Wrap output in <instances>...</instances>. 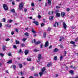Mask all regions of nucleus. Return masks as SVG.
I'll list each match as a JSON object with an SVG mask.
<instances>
[{"mask_svg":"<svg viewBox=\"0 0 78 78\" xmlns=\"http://www.w3.org/2000/svg\"><path fill=\"white\" fill-rule=\"evenodd\" d=\"M3 8L5 11H7V10H8V7L7 5L5 4L3 5Z\"/></svg>","mask_w":78,"mask_h":78,"instance_id":"obj_1","label":"nucleus"},{"mask_svg":"<svg viewBox=\"0 0 78 78\" xmlns=\"http://www.w3.org/2000/svg\"><path fill=\"white\" fill-rule=\"evenodd\" d=\"M23 7V4L22 3H21L19 5V8L20 9H22Z\"/></svg>","mask_w":78,"mask_h":78,"instance_id":"obj_2","label":"nucleus"},{"mask_svg":"<svg viewBox=\"0 0 78 78\" xmlns=\"http://www.w3.org/2000/svg\"><path fill=\"white\" fill-rule=\"evenodd\" d=\"M63 27L64 29H65V30H66V29L67 28V25H66V23H65V22L63 23Z\"/></svg>","mask_w":78,"mask_h":78,"instance_id":"obj_3","label":"nucleus"},{"mask_svg":"<svg viewBox=\"0 0 78 78\" xmlns=\"http://www.w3.org/2000/svg\"><path fill=\"white\" fill-rule=\"evenodd\" d=\"M49 43H48V41H46L45 43V47H47L48 46Z\"/></svg>","mask_w":78,"mask_h":78,"instance_id":"obj_4","label":"nucleus"},{"mask_svg":"<svg viewBox=\"0 0 78 78\" xmlns=\"http://www.w3.org/2000/svg\"><path fill=\"white\" fill-rule=\"evenodd\" d=\"M33 23H34L37 26L39 25V23L37 21H34Z\"/></svg>","mask_w":78,"mask_h":78,"instance_id":"obj_5","label":"nucleus"},{"mask_svg":"<svg viewBox=\"0 0 78 78\" xmlns=\"http://www.w3.org/2000/svg\"><path fill=\"white\" fill-rule=\"evenodd\" d=\"M37 58L38 59H41V58H42V56L41 55V54H38Z\"/></svg>","mask_w":78,"mask_h":78,"instance_id":"obj_6","label":"nucleus"},{"mask_svg":"<svg viewBox=\"0 0 78 78\" xmlns=\"http://www.w3.org/2000/svg\"><path fill=\"white\" fill-rule=\"evenodd\" d=\"M61 16L62 17H64L66 16V13L64 12H62L61 13Z\"/></svg>","mask_w":78,"mask_h":78,"instance_id":"obj_7","label":"nucleus"},{"mask_svg":"<svg viewBox=\"0 0 78 78\" xmlns=\"http://www.w3.org/2000/svg\"><path fill=\"white\" fill-rule=\"evenodd\" d=\"M29 53V51H28V50H25L24 51V53H25V55H27Z\"/></svg>","mask_w":78,"mask_h":78,"instance_id":"obj_8","label":"nucleus"},{"mask_svg":"<svg viewBox=\"0 0 78 78\" xmlns=\"http://www.w3.org/2000/svg\"><path fill=\"white\" fill-rule=\"evenodd\" d=\"M59 25L58 23L56 22L54 25V27H58Z\"/></svg>","mask_w":78,"mask_h":78,"instance_id":"obj_9","label":"nucleus"},{"mask_svg":"<svg viewBox=\"0 0 78 78\" xmlns=\"http://www.w3.org/2000/svg\"><path fill=\"white\" fill-rule=\"evenodd\" d=\"M2 50L3 51H4L6 50V46L3 45L2 46Z\"/></svg>","mask_w":78,"mask_h":78,"instance_id":"obj_10","label":"nucleus"},{"mask_svg":"<svg viewBox=\"0 0 78 78\" xmlns=\"http://www.w3.org/2000/svg\"><path fill=\"white\" fill-rule=\"evenodd\" d=\"M31 31L33 33H34V34H36V31L35 30H34V29H33V28H32L31 29Z\"/></svg>","mask_w":78,"mask_h":78,"instance_id":"obj_11","label":"nucleus"},{"mask_svg":"<svg viewBox=\"0 0 78 78\" xmlns=\"http://www.w3.org/2000/svg\"><path fill=\"white\" fill-rule=\"evenodd\" d=\"M69 73H71V75H73L74 74V71L72 70H71L69 71Z\"/></svg>","mask_w":78,"mask_h":78,"instance_id":"obj_12","label":"nucleus"},{"mask_svg":"<svg viewBox=\"0 0 78 78\" xmlns=\"http://www.w3.org/2000/svg\"><path fill=\"white\" fill-rule=\"evenodd\" d=\"M52 65V63H49L47 65V67H50Z\"/></svg>","mask_w":78,"mask_h":78,"instance_id":"obj_13","label":"nucleus"},{"mask_svg":"<svg viewBox=\"0 0 78 78\" xmlns=\"http://www.w3.org/2000/svg\"><path fill=\"white\" fill-rule=\"evenodd\" d=\"M41 41H38L37 42H36L35 43V44L36 45H39V44H41Z\"/></svg>","mask_w":78,"mask_h":78,"instance_id":"obj_14","label":"nucleus"},{"mask_svg":"<svg viewBox=\"0 0 78 78\" xmlns=\"http://www.w3.org/2000/svg\"><path fill=\"white\" fill-rule=\"evenodd\" d=\"M12 68L14 69V70H16V66L15 65H13L12 66Z\"/></svg>","mask_w":78,"mask_h":78,"instance_id":"obj_15","label":"nucleus"},{"mask_svg":"<svg viewBox=\"0 0 78 78\" xmlns=\"http://www.w3.org/2000/svg\"><path fill=\"white\" fill-rule=\"evenodd\" d=\"M58 49L57 48H55L54 50H53V52H58Z\"/></svg>","mask_w":78,"mask_h":78,"instance_id":"obj_16","label":"nucleus"},{"mask_svg":"<svg viewBox=\"0 0 78 78\" xmlns=\"http://www.w3.org/2000/svg\"><path fill=\"white\" fill-rule=\"evenodd\" d=\"M65 39V38H64V37H60V39H59V41L60 42L61 41H62V40H64Z\"/></svg>","mask_w":78,"mask_h":78,"instance_id":"obj_17","label":"nucleus"},{"mask_svg":"<svg viewBox=\"0 0 78 78\" xmlns=\"http://www.w3.org/2000/svg\"><path fill=\"white\" fill-rule=\"evenodd\" d=\"M45 70V68L43 67V68L41 69V72H44Z\"/></svg>","mask_w":78,"mask_h":78,"instance_id":"obj_18","label":"nucleus"},{"mask_svg":"<svg viewBox=\"0 0 78 78\" xmlns=\"http://www.w3.org/2000/svg\"><path fill=\"white\" fill-rule=\"evenodd\" d=\"M50 20H52L53 19V16H51L49 17Z\"/></svg>","mask_w":78,"mask_h":78,"instance_id":"obj_19","label":"nucleus"},{"mask_svg":"<svg viewBox=\"0 0 78 78\" xmlns=\"http://www.w3.org/2000/svg\"><path fill=\"white\" fill-rule=\"evenodd\" d=\"M48 5H51V0H48Z\"/></svg>","mask_w":78,"mask_h":78,"instance_id":"obj_20","label":"nucleus"},{"mask_svg":"<svg viewBox=\"0 0 78 78\" xmlns=\"http://www.w3.org/2000/svg\"><path fill=\"white\" fill-rule=\"evenodd\" d=\"M46 35H47V34H46V32H44L43 33V36L44 37H46Z\"/></svg>","mask_w":78,"mask_h":78,"instance_id":"obj_21","label":"nucleus"},{"mask_svg":"<svg viewBox=\"0 0 78 78\" xmlns=\"http://www.w3.org/2000/svg\"><path fill=\"white\" fill-rule=\"evenodd\" d=\"M12 62V61L11 60H10L7 62V64H11Z\"/></svg>","mask_w":78,"mask_h":78,"instance_id":"obj_22","label":"nucleus"},{"mask_svg":"<svg viewBox=\"0 0 78 78\" xmlns=\"http://www.w3.org/2000/svg\"><path fill=\"white\" fill-rule=\"evenodd\" d=\"M54 61H57V59H58V58H57V56H54Z\"/></svg>","mask_w":78,"mask_h":78,"instance_id":"obj_23","label":"nucleus"},{"mask_svg":"<svg viewBox=\"0 0 78 78\" xmlns=\"http://www.w3.org/2000/svg\"><path fill=\"white\" fill-rule=\"evenodd\" d=\"M19 67L20 69H22V64H20L19 65Z\"/></svg>","mask_w":78,"mask_h":78,"instance_id":"obj_24","label":"nucleus"},{"mask_svg":"<svg viewBox=\"0 0 78 78\" xmlns=\"http://www.w3.org/2000/svg\"><path fill=\"white\" fill-rule=\"evenodd\" d=\"M11 11L13 13H14L15 12V10L14 9H12L11 10Z\"/></svg>","mask_w":78,"mask_h":78,"instance_id":"obj_25","label":"nucleus"},{"mask_svg":"<svg viewBox=\"0 0 78 78\" xmlns=\"http://www.w3.org/2000/svg\"><path fill=\"white\" fill-rule=\"evenodd\" d=\"M70 44H75V42L73 41H71L70 42Z\"/></svg>","mask_w":78,"mask_h":78,"instance_id":"obj_26","label":"nucleus"},{"mask_svg":"<svg viewBox=\"0 0 78 78\" xmlns=\"http://www.w3.org/2000/svg\"><path fill=\"white\" fill-rule=\"evenodd\" d=\"M2 21L3 22H5L6 21V19H5V18H3L2 20Z\"/></svg>","mask_w":78,"mask_h":78,"instance_id":"obj_27","label":"nucleus"},{"mask_svg":"<svg viewBox=\"0 0 78 78\" xmlns=\"http://www.w3.org/2000/svg\"><path fill=\"white\" fill-rule=\"evenodd\" d=\"M27 60L28 61H31V59L30 58H27Z\"/></svg>","mask_w":78,"mask_h":78,"instance_id":"obj_28","label":"nucleus"},{"mask_svg":"<svg viewBox=\"0 0 78 78\" xmlns=\"http://www.w3.org/2000/svg\"><path fill=\"white\" fill-rule=\"evenodd\" d=\"M51 29V27H48L47 30V31H50Z\"/></svg>","mask_w":78,"mask_h":78,"instance_id":"obj_29","label":"nucleus"},{"mask_svg":"<svg viewBox=\"0 0 78 78\" xmlns=\"http://www.w3.org/2000/svg\"><path fill=\"white\" fill-rule=\"evenodd\" d=\"M21 46L22 47H25V44H24V43H22L21 45Z\"/></svg>","mask_w":78,"mask_h":78,"instance_id":"obj_30","label":"nucleus"},{"mask_svg":"<svg viewBox=\"0 0 78 78\" xmlns=\"http://www.w3.org/2000/svg\"><path fill=\"white\" fill-rule=\"evenodd\" d=\"M24 34L25 36H28L29 35H28V33H27V32L25 33Z\"/></svg>","mask_w":78,"mask_h":78,"instance_id":"obj_31","label":"nucleus"},{"mask_svg":"<svg viewBox=\"0 0 78 78\" xmlns=\"http://www.w3.org/2000/svg\"><path fill=\"white\" fill-rule=\"evenodd\" d=\"M16 44H19V41L17 40L16 41Z\"/></svg>","mask_w":78,"mask_h":78,"instance_id":"obj_32","label":"nucleus"},{"mask_svg":"<svg viewBox=\"0 0 78 78\" xmlns=\"http://www.w3.org/2000/svg\"><path fill=\"white\" fill-rule=\"evenodd\" d=\"M26 40H27V38H23V39L22 40V41H23V42H25V41H26Z\"/></svg>","mask_w":78,"mask_h":78,"instance_id":"obj_33","label":"nucleus"},{"mask_svg":"<svg viewBox=\"0 0 78 78\" xmlns=\"http://www.w3.org/2000/svg\"><path fill=\"white\" fill-rule=\"evenodd\" d=\"M43 73H44L43 72H40L39 74L40 75V76H42V75Z\"/></svg>","mask_w":78,"mask_h":78,"instance_id":"obj_34","label":"nucleus"},{"mask_svg":"<svg viewBox=\"0 0 78 78\" xmlns=\"http://www.w3.org/2000/svg\"><path fill=\"white\" fill-rule=\"evenodd\" d=\"M6 26L8 28H11V25H8V24H6Z\"/></svg>","mask_w":78,"mask_h":78,"instance_id":"obj_35","label":"nucleus"},{"mask_svg":"<svg viewBox=\"0 0 78 78\" xmlns=\"http://www.w3.org/2000/svg\"><path fill=\"white\" fill-rule=\"evenodd\" d=\"M34 75L35 76H38V74L37 73H34Z\"/></svg>","mask_w":78,"mask_h":78,"instance_id":"obj_36","label":"nucleus"},{"mask_svg":"<svg viewBox=\"0 0 78 78\" xmlns=\"http://www.w3.org/2000/svg\"><path fill=\"white\" fill-rule=\"evenodd\" d=\"M63 58V56L62 55H61L60 57V60H62Z\"/></svg>","mask_w":78,"mask_h":78,"instance_id":"obj_37","label":"nucleus"},{"mask_svg":"<svg viewBox=\"0 0 78 78\" xmlns=\"http://www.w3.org/2000/svg\"><path fill=\"white\" fill-rule=\"evenodd\" d=\"M56 17H59V13H57L56 15Z\"/></svg>","mask_w":78,"mask_h":78,"instance_id":"obj_38","label":"nucleus"},{"mask_svg":"<svg viewBox=\"0 0 78 78\" xmlns=\"http://www.w3.org/2000/svg\"><path fill=\"white\" fill-rule=\"evenodd\" d=\"M44 23H42L41 24V27H43L44 26Z\"/></svg>","mask_w":78,"mask_h":78,"instance_id":"obj_39","label":"nucleus"},{"mask_svg":"<svg viewBox=\"0 0 78 78\" xmlns=\"http://www.w3.org/2000/svg\"><path fill=\"white\" fill-rule=\"evenodd\" d=\"M43 47V44L41 43V46H40V48H42Z\"/></svg>","mask_w":78,"mask_h":78,"instance_id":"obj_40","label":"nucleus"},{"mask_svg":"<svg viewBox=\"0 0 78 78\" xmlns=\"http://www.w3.org/2000/svg\"><path fill=\"white\" fill-rule=\"evenodd\" d=\"M0 55H1V56L2 57H3V56H4V54H2V53H1L0 54Z\"/></svg>","mask_w":78,"mask_h":78,"instance_id":"obj_41","label":"nucleus"},{"mask_svg":"<svg viewBox=\"0 0 78 78\" xmlns=\"http://www.w3.org/2000/svg\"><path fill=\"white\" fill-rule=\"evenodd\" d=\"M34 51H35L36 52H37V51H39V50H37L36 49H34Z\"/></svg>","mask_w":78,"mask_h":78,"instance_id":"obj_42","label":"nucleus"},{"mask_svg":"<svg viewBox=\"0 0 78 78\" xmlns=\"http://www.w3.org/2000/svg\"><path fill=\"white\" fill-rule=\"evenodd\" d=\"M38 19H41V16L40 15H39L38 16Z\"/></svg>","mask_w":78,"mask_h":78,"instance_id":"obj_43","label":"nucleus"},{"mask_svg":"<svg viewBox=\"0 0 78 78\" xmlns=\"http://www.w3.org/2000/svg\"><path fill=\"white\" fill-rule=\"evenodd\" d=\"M9 23H11L12 22H13V21L11 20H10L9 21Z\"/></svg>","mask_w":78,"mask_h":78,"instance_id":"obj_44","label":"nucleus"},{"mask_svg":"<svg viewBox=\"0 0 78 78\" xmlns=\"http://www.w3.org/2000/svg\"><path fill=\"white\" fill-rule=\"evenodd\" d=\"M5 41H10V39H9V38H7L5 39Z\"/></svg>","mask_w":78,"mask_h":78,"instance_id":"obj_45","label":"nucleus"},{"mask_svg":"<svg viewBox=\"0 0 78 78\" xmlns=\"http://www.w3.org/2000/svg\"><path fill=\"white\" fill-rule=\"evenodd\" d=\"M78 37H77L76 39H75V42H76V41H78Z\"/></svg>","mask_w":78,"mask_h":78,"instance_id":"obj_46","label":"nucleus"},{"mask_svg":"<svg viewBox=\"0 0 78 78\" xmlns=\"http://www.w3.org/2000/svg\"><path fill=\"white\" fill-rule=\"evenodd\" d=\"M59 47H60V48H63V47H63V46H62V45L60 44L59 45Z\"/></svg>","mask_w":78,"mask_h":78,"instance_id":"obj_47","label":"nucleus"},{"mask_svg":"<svg viewBox=\"0 0 78 78\" xmlns=\"http://www.w3.org/2000/svg\"><path fill=\"white\" fill-rule=\"evenodd\" d=\"M13 48H15V49H16V48H17V46L16 45H14Z\"/></svg>","mask_w":78,"mask_h":78,"instance_id":"obj_48","label":"nucleus"},{"mask_svg":"<svg viewBox=\"0 0 78 78\" xmlns=\"http://www.w3.org/2000/svg\"><path fill=\"white\" fill-rule=\"evenodd\" d=\"M31 5L32 6H34V3H31Z\"/></svg>","mask_w":78,"mask_h":78,"instance_id":"obj_49","label":"nucleus"},{"mask_svg":"<svg viewBox=\"0 0 78 78\" xmlns=\"http://www.w3.org/2000/svg\"><path fill=\"white\" fill-rule=\"evenodd\" d=\"M59 12V10H55V13H58V12Z\"/></svg>","mask_w":78,"mask_h":78,"instance_id":"obj_50","label":"nucleus"},{"mask_svg":"<svg viewBox=\"0 0 78 78\" xmlns=\"http://www.w3.org/2000/svg\"><path fill=\"white\" fill-rule=\"evenodd\" d=\"M70 9L69 8H67L66 9V11H67L68 12H69V11H70Z\"/></svg>","mask_w":78,"mask_h":78,"instance_id":"obj_51","label":"nucleus"},{"mask_svg":"<svg viewBox=\"0 0 78 78\" xmlns=\"http://www.w3.org/2000/svg\"><path fill=\"white\" fill-rule=\"evenodd\" d=\"M8 56H12L11 53H9Z\"/></svg>","mask_w":78,"mask_h":78,"instance_id":"obj_52","label":"nucleus"},{"mask_svg":"<svg viewBox=\"0 0 78 78\" xmlns=\"http://www.w3.org/2000/svg\"><path fill=\"white\" fill-rule=\"evenodd\" d=\"M11 34L12 35H13V34H14V31L12 32Z\"/></svg>","mask_w":78,"mask_h":78,"instance_id":"obj_53","label":"nucleus"},{"mask_svg":"<svg viewBox=\"0 0 78 78\" xmlns=\"http://www.w3.org/2000/svg\"><path fill=\"white\" fill-rule=\"evenodd\" d=\"M23 65H24V66H26V65H27V63L25 62H24L23 63Z\"/></svg>","mask_w":78,"mask_h":78,"instance_id":"obj_54","label":"nucleus"},{"mask_svg":"<svg viewBox=\"0 0 78 78\" xmlns=\"http://www.w3.org/2000/svg\"><path fill=\"white\" fill-rule=\"evenodd\" d=\"M24 12H27V9H24Z\"/></svg>","mask_w":78,"mask_h":78,"instance_id":"obj_55","label":"nucleus"},{"mask_svg":"<svg viewBox=\"0 0 78 78\" xmlns=\"http://www.w3.org/2000/svg\"><path fill=\"white\" fill-rule=\"evenodd\" d=\"M16 32H17V33H18V32H19V30H18V29H16Z\"/></svg>","mask_w":78,"mask_h":78,"instance_id":"obj_56","label":"nucleus"},{"mask_svg":"<svg viewBox=\"0 0 78 78\" xmlns=\"http://www.w3.org/2000/svg\"><path fill=\"white\" fill-rule=\"evenodd\" d=\"M51 48H52V45H51L49 46V49H51Z\"/></svg>","mask_w":78,"mask_h":78,"instance_id":"obj_57","label":"nucleus"},{"mask_svg":"<svg viewBox=\"0 0 78 78\" xmlns=\"http://www.w3.org/2000/svg\"><path fill=\"white\" fill-rule=\"evenodd\" d=\"M20 73L21 74V75H22L23 74V72H20Z\"/></svg>","mask_w":78,"mask_h":78,"instance_id":"obj_58","label":"nucleus"},{"mask_svg":"<svg viewBox=\"0 0 78 78\" xmlns=\"http://www.w3.org/2000/svg\"><path fill=\"white\" fill-rule=\"evenodd\" d=\"M34 68L33 67H32V68L31 69V70H34Z\"/></svg>","mask_w":78,"mask_h":78,"instance_id":"obj_59","label":"nucleus"},{"mask_svg":"<svg viewBox=\"0 0 78 78\" xmlns=\"http://www.w3.org/2000/svg\"><path fill=\"white\" fill-rule=\"evenodd\" d=\"M29 19H33V17L32 16H30L29 17Z\"/></svg>","mask_w":78,"mask_h":78,"instance_id":"obj_60","label":"nucleus"},{"mask_svg":"<svg viewBox=\"0 0 78 78\" xmlns=\"http://www.w3.org/2000/svg\"><path fill=\"white\" fill-rule=\"evenodd\" d=\"M64 54H65L66 55L67 54V52H66V51H64Z\"/></svg>","mask_w":78,"mask_h":78,"instance_id":"obj_61","label":"nucleus"},{"mask_svg":"<svg viewBox=\"0 0 78 78\" xmlns=\"http://www.w3.org/2000/svg\"><path fill=\"white\" fill-rule=\"evenodd\" d=\"M12 4L13 5H15V3H14V2H12Z\"/></svg>","mask_w":78,"mask_h":78,"instance_id":"obj_62","label":"nucleus"},{"mask_svg":"<svg viewBox=\"0 0 78 78\" xmlns=\"http://www.w3.org/2000/svg\"><path fill=\"white\" fill-rule=\"evenodd\" d=\"M19 53H21L22 52V50L20 49L19 51Z\"/></svg>","mask_w":78,"mask_h":78,"instance_id":"obj_63","label":"nucleus"},{"mask_svg":"<svg viewBox=\"0 0 78 78\" xmlns=\"http://www.w3.org/2000/svg\"><path fill=\"white\" fill-rule=\"evenodd\" d=\"M29 78H34V77H33V76H30Z\"/></svg>","mask_w":78,"mask_h":78,"instance_id":"obj_64","label":"nucleus"}]
</instances>
